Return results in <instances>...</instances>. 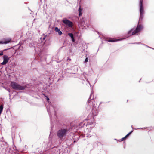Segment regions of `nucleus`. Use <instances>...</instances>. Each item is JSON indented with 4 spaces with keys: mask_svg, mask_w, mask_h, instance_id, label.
Here are the masks:
<instances>
[{
    "mask_svg": "<svg viewBox=\"0 0 154 154\" xmlns=\"http://www.w3.org/2000/svg\"><path fill=\"white\" fill-rule=\"evenodd\" d=\"M69 128H62L59 129L57 132L58 138L61 141H63L65 138L66 135L68 133Z\"/></svg>",
    "mask_w": 154,
    "mask_h": 154,
    "instance_id": "nucleus-1",
    "label": "nucleus"
},
{
    "mask_svg": "<svg viewBox=\"0 0 154 154\" xmlns=\"http://www.w3.org/2000/svg\"><path fill=\"white\" fill-rule=\"evenodd\" d=\"M11 85L13 89L16 90H23L26 88V86H21L14 82H11Z\"/></svg>",
    "mask_w": 154,
    "mask_h": 154,
    "instance_id": "nucleus-2",
    "label": "nucleus"
},
{
    "mask_svg": "<svg viewBox=\"0 0 154 154\" xmlns=\"http://www.w3.org/2000/svg\"><path fill=\"white\" fill-rule=\"evenodd\" d=\"M143 28V26L141 24H139L138 23L135 30H134V29H132L128 31V33L130 34L131 32H132L131 35H135L140 31Z\"/></svg>",
    "mask_w": 154,
    "mask_h": 154,
    "instance_id": "nucleus-3",
    "label": "nucleus"
},
{
    "mask_svg": "<svg viewBox=\"0 0 154 154\" xmlns=\"http://www.w3.org/2000/svg\"><path fill=\"white\" fill-rule=\"evenodd\" d=\"M143 2V0H140L139 3L140 15L139 21L142 20L144 14V8L142 5Z\"/></svg>",
    "mask_w": 154,
    "mask_h": 154,
    "instance_id": "nucleus-4",
    "label": "nucleus"
},
{
    "mask_svg": "<svg viewBox=\"0 0 154 154\" xmlns=\"http://www.w3.org/2000/svg\"><path fill=\"white\" fill-rule=\"evenodd\" d=\"M44 43L42 42L38 43L37 44L36 47L34 46L35 49L36 51L41 52L43 49Z\"/></svg>",
    "mask_w": 154,
    "mask_h": 154,
    "instance_id": "nucleus-5",
    "label": "nucleus"
},
{
    "mask_svg": "<svg viewBox=\"0 0 154 154\" xmlns=\"http://www.w3.org/2000/svg\"><path fill=\"white\" fill-rule=\"evenodd\" d=\"M93 94V91L92 89L91 90V94L90 95L89 98L88 99L87 101L88 105L86 107V109L88 111H90L91 109V106L89 104V103H90V101L91 100L93 99V97L92 98H91V96Z\"/></svg>",
    "mask_w": 154,
    "mask_h": 154,
    "instance_id": "nucleus-6",
    "label": "nucleus"
},
{
    "mask_svg": "<svg viewBox=\"0 0 154 154\" xmlns=\"http://www.w3.org/2000/svg\"><path fill=\"white\" fill-rule=\"evenodd\" d=\"M86 119L88 121L87 124L86 125V126L87 125H91L93 124L94 122V117L91 116V114L89 115L88 116L87 119Z\"/></svg>",
    "mask_w": 154,
    "mask_h": 154,
    "instance_id": "nucleus-7",
    "label": "nucleus"
},
{
    "mask_svg": "<svg viewBox=\"0 0 154 154\" xmlns=\"http://www.w3.org/2000/svg\"><path fill=\"white\" fill-rule=\"evenodd\" d=\"M99 112V107H96L94 106H93V109L92 110V114L93 116H96L97 115Z\"/></svg>",
    "mask_w": 154,
    "mask_h": 154,
    "instance_id": "nucleus-8",
    "label": "nucleus"
},
{
    "mask_svg": "<svg viewBox=\"0 0 154 154\" xmlns=\"http://www.w3.org/2000/svg\"><path fill=\"white\" fill-rule=\"evenodd\" d=\"M47 111L49 115L50 120L51 121V113L53 112V110H55L54 107L51 105H50L49 106V108L48 107H47Z\"/></svg>",
    "mask_w": 154,
    "mask_h": 154,
    "instance_id": "nucleus-9",
    "label": "nucleus"
},
{
    "mask_svg": "<svg viewBox=\"0 0 154 154\" xmlns=\"http://www.w3.org/2000/svg\"><path fill=\"white\" fill-rule=\"evenodd\" d=\"M62 22L68 26L69 27H71L72 26V22L69 20L65 18L62 20Z\"/></svg>",
    "mask_w": 154,
    "mask_h": 154,
    "instance_id": "nucleus-10",
    "label": "nucleus"
},
{
    "mask_svg": "<svg viewBox=\"0 0 154 154\" xmlns=\"http://www.w3.org/2000/svg\"><path fill=\"white\" fill-rule=\"evenodd\" d=\"M3 61L1 63V64L2 65H6L8 62L9 60V58L7 55H5L3 56Z\"/></svg>",
    "mask_w": 154,
    "mask_h": 154,
    "instance_id": "nucleus-11",
    "label": "nucleus"
},
{
    "mask_svg": "<svg viewBox=\"0 0 154 154\" xmlns=\"http://www.w3.org/2000/svg\"><path fill=\"white\" fill-rule=\"evenodd\" d=\"M11 41V38H8L6 39L4 41H0V44H7L9 43Z\"/></svg>",
    "mask_w": 154,
    "mask_h": 154,
    "instance_id": "nucleus-12",
    "label": "nucleus"
},
{
    "mask_svg": "<svg viewBox=\"0 0 154 154\" xmlns=\"http://www.w3.org/2000/svg\"><path fill=\"white\" fill-rule=\"evenodd\" d=\"M55 31L57 32L58 35H61L62 34V32L57 27H56L55 28Z\"/></svg>",
    "mask_w": 154,
    "mask_h": 154,
    "instance_id": "nucleus-13",
    "label": "nucleus"
},
{
    "mask_svg": "<svg viewBox=\"0 0 154 154\" xmlns=\"http://www.w3.org/2000/svg\"><path fill=\"white\" fill-rule=\"evenodd\" d=\"M46 35H45L44 34L42 36V37L40 38L41 42L43 43L44 44L45 43V41L43 42V41L45 40V39Z\"/></svg>",
    "mask_w": 154,
    "mask_h": 154,
    "instance_id": "nucleus-14",
    "label": "nucleus"
},
{
    "mask_svg": "<svg viewBox=\"0 0 154 154\" xmlns=\"http://www.w3.org/2000/svg\"><path fill=\"white\" fill-rule=\"evenodd\" d=\"M78 11L79 12V16H81L82 14V9L80 7L78 9Z\"/></svg>",
    "mask_w": 154,
    "mask_h": 154,
    "instance_id": "nucleus-15",
    "label": "nucleus"
},
{
    "mask_svg": "<svg viewBox=\"0 0 154 154\" xmlns=\"http://www.w3.org/2000/svg\"><path fill=\"white\" fill-rule=\"evenodd\" d=\"M119 40V39H117V40H113V39H109L108 40V42H115Z\"/></svg>",
    "mask_w": 154,
    "mask_h": 154,
    "instance_id": "nucleus-16",
    "label": "nucleus"
},
{
    "mask_svg": "<svg viewBox=\"0 0 154 154\" xmlns=\"http://www.w3.org/2000/svg\"><path fill=\"white\" fill-rule=\"evenodd\" d=\"M133 132V130H132L125 137V138H126L128 137Z\"/></svg>",
    "mask_w": 154,
    "mask_h": 154,
    "instance_id": "nucleus-17",
    "label": "nucleus"
},
{
    "mask_svg": "<svg viewBox=\"0 0 154 154\" xmlns=\"http://www.w3.org/2000/svg\"><path fill=\"white\" fill-rule=\"evenodd\" d=\"M68 35L72 38L74 37L73 34L71 33H68Z\"/></svg>",
    "mask_w": 154,
    "mask_h": 154,
    "instance_id": "nucleus-18",
    "label": "nucleus"
},
{
    "mask_svg": "<svg viewBox=\"0 0 154 154\" xmlns=\"http://www.w3.org/2000/svg\"><path fill=\"white\" fill-rule=\"evenodd\" d=\"M86 135H87V136L88 137H91V136H92V134H86Z\"/></svg>",
    "mask_w": 154,
    "mask_h": 154,
    "instance_id": "nucleus-19",
    "label": "nucleus"
},
{
    "mask_svg": "<svg viewBox=\"0 0 154 154\" xmlns=\"http://www.w3.org/2000/svg\"><path fill=\"white\" fill-rule=\"evenodd\" d=\"M34 45L35 44H34L33 43H30V47H32L33 46H35L34 45Z\"/></svg>",
    "mask_w": 154,
    "mask_h": 154,
    "instance_id": "nucleus-20",
    "label": "nucleus"
},
{
    "mask_svg": "<svg viewBox=\"0 0 154 154\" xmlns=\"http://www.w3.org/2000/svg\"><path fill=\"white\" fill-rule=\"evenodd\" d=\"M125 137H123L122 138H121V139L119 140V141H120V142H121V141H123V140L125 139Z\"/></svg>",
    "mask_w": 154,
    "mask_h": 154,
    "instance_id": "nucleus-21",
    "label": "nucleus"
},
{
    "mask_svg": "<svg viewBox=\"0 0 154 154\" xmlns=\"http://www.w3.org/2000/svg\"><path fill=\"white\" fill-rule=\"evenodd\" d=\"M142 44V45H144V46H146L147 47H148V48H151V47H149V46H147V45H145V44Z\"/></svg>",
    "mask_w": 154,
    "mask_h": 154,
    "instance_id": "nucleus-22",
    "label": "nucleus"
},
{
    "mask_svg": "<svg viewBox=\"0 0 154 154\" xmlns=\"http://www.w3.org/2000/svg\"><path fill=\"white\" fill-rule=\"evenodd\" d=\"M3 54V52L2 51H0V56H2V55Z\"/></svg>",
    "mask_w": 154,
    "mask_h": 154,
    "instance_id": "nucleus-23",
    "label": "nucleus"
},
{
    "mask_svg": "<svg viewBox=\"0 0 154 154\" xmlns=\"http://www.w3.org/2000/svg\"><path fill=\"white\" fill-rule=\"evenodd\" d=\"M72 38V41L73 42H75V39L74 38V37L72 38Z\"/></svg>",
    "mask_w": 154,
    "mask_h": 154,
    "instance_id": "nucleus-24",
    "label": "nucleus"
},
{
    "mask_svg": "<svg viewBox=\"0 0 154 154\" xmlns=\"http://www.w3.org/2000/svg\"><path fill=\"white\" fill-rule=\"evenodd\" d=\"M87 62H88V58H86V59L85 60L84 62H85V63H86Z\"/></svg>",
    "mask_w": 154,
    "mask_h": 154,
    "instance_id": "nucleus-25",
    "label": "nucleus"
},
{
    "mask_svg": "<svg viewBox=\"0 0 154 154\" xmlns=\"http://www.w3.org/2000/svg\"><path fill=\"white\" fill-rule=\"evenodd\" d=\"M131 44H140V42H136V43H131Z\"/></svg>",
    "mask_w": 154,
    "mask_h": 154,
    "instance_id": "nucleus-26",
    "label": "nucleus"
},
{
    "mask_svg": "<svg viewBox=\"0 0 154 154\" xmlns=\"http://www.w3.org/2000/svg\"><path fill=\"white\" fill-rule=\"evenodd\" d=\"M87 81H88V82L89 83V84H90V83H89V81H88V80H87Z\"/></svg>",
    "mask_w": 154,
    "mask_h": 154,
    "instance_id": "nucleus-27",
    "label": "nucleus"
},
{
    "mask_svg": "<svg viewBox=\"0 0 154 154\" xmlns=\"http://www.w3.org/2000/svg\"><path fill=\"white\" fill-rule=\"evenodd\" d=\"M47 100H49V98H48V97H47Z\"/></svg>",
    "mask_w": 154,
    "mask_h": 154,
    "instance_id": "nucleus-28",
    "label": "nucleus"
},
{
    "mask_svg": "<svg viewBox=\"0 0 154 154\" xmlns=\"http://www.w3.org/2000/svg\"><path fill=\"white\" fill-rule=\"evenodd\" d=\"M54 115H56V112L55 111H54Z\"/></svg>",
    "mask_w": 154,
    "mask_h": 154,
    "instance_id": "nucleus-29",
    "label": "nucleus"
},
{
    "mask_svg": "<svg viewBox=\"0 0 154 154\" xmlns=\"http://www.w3.org/2000/svg\"><path fill=\"white\" fill-rule=\"evenodd\" d=\"M75 142H76V141L74 140V143H75Z\"/></svg>",
    "mask_w": 154,
    "mask_h": 154,
    "instance_id": "nucleus-30",
    "label": "nucleus"
},
{
    "mask_svg": "<svg viewBox=\"0 0 154 154\" xmlns=\"http://www.w3.org/2000/svg\"><path fill=\"white\" fill-rule=\"evenodd\" d=\"M131 127L132 128H133L132 125L131 126Z\"/></svg>",
    "mask_w": 154,
    "mask_h": 154,
    "instance_id": "nucleus-31",
    "label": "nucleus"
},
{
    "mask_svg": "<svg viewBox=\"0 0 154 154\" xmlns=\"http://www.w3.org/2000/svg\"><path fill=\"white\" fill-rule=\"evenodd\" d=\"M8 91L10 92V91L8 90Z\"/></svg>",
    "mask_w": 154,
    "mask_h": 154,
    "instance_id": "nucleus-32",
    "label": "nucleus"
},
{
    "mask_svg": "<svg viewBox=\"0 0 154 154\" xmlns=\"http://www.w3.org/2000/svg\"><path fill=\"white\" fill-rule=\"evenodd\" d=\"M101 103H102V102H100V104H101Z\"/></svg>",
    "mask_w": 154,
    "mask_h": 154,
    "instance_id": "nucleus-33",
    "label": "nucleus"
},
{
    "mask_svg": "<svg viewBox=\"0 0 154 154\" xmlns=\"http://www.w3.org/2000/svg\"><path fill=\"white\" fill-rule=\"evenodd\" d=\"M89 133H91V131H89Z\"/></svg>",
    "mask_w": 154,
    "mask_h": 154,
    "instance_id": "nucleus-34",
    "label": "nucleus"
},
{
    "mask_svg": "<svg viewBox=\"0 0 154 154\" xmlns=\"http://www.w3.org/2000/svg\"><path fill=\"white\" fill-rule=\"evenodd\" d=\"M84 125H85V124H84Z\"/></svg>",
    "mask_w": 154,
    "mask_h": 154,
    "instance_id": "nucleus-35",
    "label": "nucleus"
}]
</instances>
